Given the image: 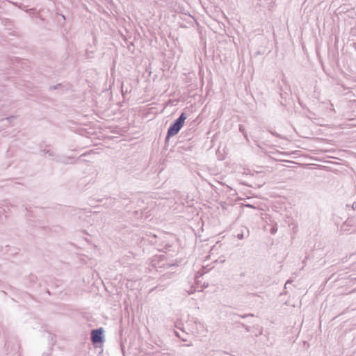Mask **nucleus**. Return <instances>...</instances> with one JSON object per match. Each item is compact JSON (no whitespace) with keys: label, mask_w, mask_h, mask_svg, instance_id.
<instances>
[{"label":"nucleus","mask_w":356,"mask_h":356,"mask_svg":"<svg viewBox=\"0 0 356 356\" xmlns=\"http://www.w3.org/2000/svg\"><path fill=\"white\" fill-rule=\"evenodd\" d=\"M186 115L184 113H182L178 119L173 123L168 130L167 138L174 136L181 129L184 124V121L186 119Z\"/></svg>","instance_id":"nucleus-1"},{"label":"nucleus","mask_w":356,"mask_h":356,"mask_svg":"<svg viewBox=\"0 0 356 356\" xmlns=\"http://www.w3.org/2000/svg\"><path fill=\"white\" fill-rule=\"evenodd\" d=\"M15 120V116H10V117L5 118L3 120V121L5 122H6V124H12Z\"/></svg>","instance_id":"nucleus-3"},{"label":"nucleus","mask_w":356,"mask_h":356,"mask_svg":"<svg viewBox=\"0 0 356 356\" xmlns=\"http://www.w3.org/2000/svg\"><path fill=\"white\" fill-rule=\"evenodd\" d=\"M242 237H243V235H242V234H241V235H238V238H242Z\"/></svg>","instance_id":"nucleus-4"},{"label":"nucleus","mask_w":356,"mask_h":356,"mask_svg":"<svg viewBox=\"0 0 356 356\" xmlns=\"http://www.w3.org/2000/svg\"><path fill=\"white\" fill-rule=\"evenodd\" d=\"M91 340L94 343H101L103 341L102 328L93 330L91 332Z\"/></svg>","instance_id":"nucleus-2"}]
</instances>
